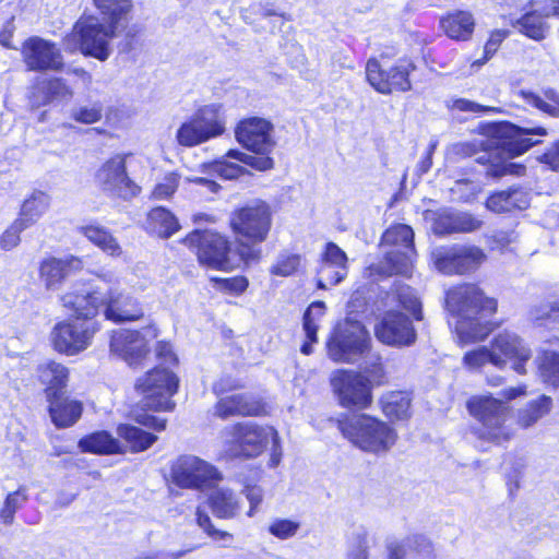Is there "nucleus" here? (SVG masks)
I'll return each mask as SVG.
<instances>
[{
    "mask_svg": "<svg viewBox=\"0 0 559 559\" xmlns=\"http://www.w3.org/2000/svg\"><path fill=\"white\" fill-rule=\"evenodd\" d=\"M60 302L78 319H93L100 308H104L105 319L115 323L136 321L144 314L138 299L117 289L102 294L86 287L72 288L60 296Z\"/></svg>",
    "mask_w": 559,
    "mask_h": 559,
    "instance_id": "nucleus-1",
    "label": "nucleus"
},
{
    "mask_svg": "<svg viewBox=\"0 0 559 559\" xmlns=\"http://www.w3.org/2000/svg\"><path fill=\"white\" fill-rule=\"evenodd\" d=\"M491 177L506 175L524 176L526 167L523 164L510 162L522 155L539 140L533 136H546L547 129L539 126L518 127L503 120L491 119Z\"/></svg>",
    "mask_w": 559,
    "mask_h": 559,
    "instance_id": "nucleus-2",
    "label": "nucleus"
},
{
    "mask_svg": "<svg viewBox=\"0 0 559 559\" xmlns=\"http://www.w3.org/2000/svg\"><path fill=\"white\" fill-rule=\"evenodd\" d=\"M485 293L474 284L451 289L447 305L457 316L455 333L461 346L484 341L489 335V311Z\"/></svg>",
    "mask_w": 559,
    "mask_h": 559,
    "instance_id": "nucleus-3",
    "label": "nucleus"
},
{
    "mask_svg": "<svg viewBox=\"0 0 559 559\" xmlns=\"http://www.w3.org/2000/svg\"><path fill=\"white\" fill-rule=\"evenodd\" d=\"M124 24L114 20H104L88 15L80 17L72 32L63 38V48L74 52L80 50L83 55L105 61L111 55L110 40L118 36V31Z\"/></svg>",
    "mask_w": 559,
    "mask_h": 559,
    "instance_id": "nucleus-4",
    "label": "nucleus"
},
{
    "mask_svg": "<svg viewBox=\"0 0 559 559\" xmlns=\"http://www.w3.org/2000/svg\"><path fill=\"white\" fill-rule=\"evenodd\" d=\"M340 429L355 447L373 454L386 453L397 440V432L392 426L366 414L340 421Z\"/></svg>",
    "mask_w": 559,
    "mask_h": 559,
    "instance_id": "nucleus-5",
    "label": "nucleus"
},
{
    "mask_svg": "<svg viewBox=\"0 0 559 559\" xmlns=\"http://www.w3.org/2000/svg\"><path fill=\"white\" fill-rule=\"evenodd\" d=\"M183 242L195 250L201 264L215 270H234L241 261L247 262L252 257L249 248L239 253L233 252L227 238L213 230H194Z\"/></svg>",
    "mask_w": 559,
    "mask_h": 559,
    "instance_id": "nucleus-6",
    "label": "nucleus"
},
{
    "mask_svg": "<svg viewBox=\"0 0 559 559\" xmlns=\"http://www.w3.org/2000/svg\"><path fill=\"white\" fill-rule=\"evenodd\" d=\"M381 246L392 249L382 261L370 266L372 272L384 276L408 275L412 272L415 257L414 231L408 225L397 224L388 228L382 236Z\"/></svg>",
    "mask_w": 559,
    "mask_h": 559,
    "instance_id": "nucleus-7",
    "label": "nucleus"
},
{
    "mask_svg": "<svg viewBox=\"0 0 559 559\" xmlns=\"http://www.w3.org/2000/svg\"><path fill=\"white\" fill-rule=\"evenodd\" d=\"M371 337L365 325L356 320L340 322L328 341V356L335 362L354 364L369 353Z\"/></svg>",
    "mask_w": 559,
    "mask_h": 559,
    "instance_id": "nucleus-8",
    "label": "nucleus"
},
{
    "mask_svg": "<svg viewBox=\"0 0 559 559\" xmlns=\"http://www.w3.org/2000/svg\"><path fill=\"white\" fill-rule=\"evenodd\" d=\"M228 444L227 451L234 457H257L276 437V430L271 426H260L253 421H243L224 430Z\"/></svg>",
    "mask_w": 559,
    "mask_h": 559,
    "instance_id": "nucleus-9",
    "label": "nucleus"
},
{
    "mask_svg": "<svg viewBox=\"0 0 559 559\" xmlns=\"http://www.w3.org/2000/svg\"><path fill=\"white\" fill-rule=\"evenodd\" d=\"M142 394V406L154 412H169L175 408L173 395L178 389L177 377L167 369L156 368L139 378L135 384Z\"/></svg>",
    "mask_w": 559,
    "mask_h": 559,
    "instance_id": "nucleus-10",
    "label": "nucleus"
},
{
    "mask_svg": "<svg viewBox=\"0 0 559 559\" xmlns=\"http://www.w3.org/2000/svg\"><path fill=\"white\" fill-rule=\"evenodd\" d=\"M99 331V324L92 319L63 320L51 329L49 340L52 348L66 356H75L86 350Z\"/></svg>",
    "mask_w": 559,
    "mask_h": 559,
    "instance_id": "nucleus-11",
    "label": "nucleus"
},
{
    "mask_svg": "<svg viewBox=\"0 0 559 559\" xmlns=\"http://www.w3.org/2000/svg\"><path fill=\"white\" fill-rule=\"evenodd\" d=\"M229 225L239 239L250 243L262 242L272 226L271 207L264 201H252L230 214Z\"/></svg>",
    "mask_w": 559,
    "mask_h": 559,
    "instance_id": "nucleus-12",
    "label": "nucleus"
},
{
    "mask_svg": "<svg viewBox=\"0 0 559 559\" xmlns=\"http://www.w3.org/2000/svg\"><path fill=\"white\" fill-rule=\"evenodd\" d=\"M225 131V120L221 106L212 104L201 107L189 120L177 130L176 140L179 145L192 147L219 136Z\"/></svg>",
    "mask_w": 559,
    "mask_h": 559,
    "instance_id": "nucleus-13",
    "label": "nucleus"
},
{
    "mask_svg": "<svg viewBox=\"0 0 559 559\" xmlns=\"http://www.w3.org/2000/svg\"><path fill=\"white\" fill-rule=\"evenodd\" d=\"M330 383L343 407L365 409L372 403L371 384L360 372L337 369L332 372Z\"/></svg>",
    "mask_w": 559,
    "mask_h": 559,
    "instance_id": "nucleus-14",
    "label": "nucleus"
},
{
    "mask_svg": "<svg viewBox=\"0 0 559 559\" xmlns=\"http://www.w3.org/2000/svg\"><path fill=\"white\" fill-rule=\"evenodd\" d=\"M95 181L98 188L110 198L128 200L140 192V187L129 178L126 159L121 155L105 162L96 171Z\"/></svg>",
    "mask_w": 559,
    "mask_h": 559,
    "instance_id": "nucleus-15",
    "label": "nucleus"
},
{
    "mask_svg": "<svg viewBox=\"0 0 559 559\" xmlns=\"http://www.w3.org/2000/svg\"><path fill=\"white\" fill-rule=\"evenodd\" d=\"M170 479L180 488L198 489L219 479L217 469L194 455H181L170 465Z\"/></svg>",
    "mask_w": 559,
    "mask_h": 559,
    "instance_id": "nucleus-16",
    "label": "nucleus"
},
{
    "mask_svg": "<svg viewBox=\"0 0 559 559\" xmlns=\"http://www.w3.org/2000/svg\"><path fill=\"white\" fill-rule=\"evenodd\" d=\"M485 258L484 252L474 246L439 247L431 252V260L435 267L444 275L472 272L485 261Z\"/></svg>",
    "mask_w": 559,
    "mask_h": 559,
    "instance_id": "nucleus-17",
    "label": "nucleus"
},
{
    "mask_svg": "<svg viewBox=\"0 0 559 559\" xmlns=\"http://www.w3.org/2000/svg\"><path fill=\"white\" fill-rule=\"evenodd\" d=\"M532 350L513 332L503 331L497 334L491 342V365L510 368L523 374L526 372L525 364L531 359Z\"/></svg>",
    "mask_w": 559,
    "mask_h": 559,
    "instance_id": "nucleus-18",
    "label": "nucleus"
},
{
    "mask_svg": "<svg viewBox=\"0 0 559 559\" xmlns=\"http://www.w3.org/2000/svg\"><path fill=\"white\" fill-rule=\"evenodd\" d=\"M415 66L411 61H400L390 70L383 69L379 60L370 58L366 64V76L370 85L381 94H390L393 91L406 92L412 88L408 79Z\"/></svg>",
    "mask_w": 559,
    "mask_h": 559,
    "instance_id": "nucleus-19",
    "label": "nucleus"
},
{
    "mask_svg": "<svg viewBox=\"0 0 559 559\" xmlns=\"http://www.w3.org/2000/svg\"><path fill=\"white\" fill-rule=\"evenodd\" d=\"M22 59L31 71H59L63 68L60 48L52 41L39 36L25 39L21 48Z\"/></svg>",
    "mask_w": 559,
    "mask_h": 559,
    "instance_id": "nucleus-20",
    "label": "nucleus"
},
{
    "mask_svg": "<svg viewBox=\"0 0 559 559\" xmlns=\"http://www.w3.org/2000/svg\"><path fill=\"white\" fill-rule=\"evenodd\" d=\"M374 335L381 343L404 347L415 343L416 330L408 317L396 310L385 311L374 325Z\"/></svg>",
    "mask_w": 559,
    "mask_h": 559,
    "instance_id": "nucleus-21",
    "label": "nucleus"
},
{
    "mask_svg": "<svg viewBox=\"0 0 559 559\" xmlns=\"http://www.w3.org/2000/svg\"><path fill=\"white\" fill-rule=\"evenodd\" d=\"M526 394V386H510L491 392V443L508 441L514 433L508 421H511L509 402Z\"/></svg>",
    "mask_w": 559,
    "mask_h": 559,
    "instance_id": "nucleus-22",
    "label": "nucleus"
},
{
    "mask_svg": "<svg viewBox=\"0 0 559 559\" xmlns=\"http://www.w3.org/2000/svg\"><path fill=\"white\" fill-rule=\"evenodd\" d=\"M272 132V123L259 117L240 121L235 131L237 141L258 154H269L273 150L275 141Z\"/></svg>",
    "mask_w": 559,
    "mask_h": 559,
    "instance_id": "nucleus-23",
    "label": "nucleus"
},
{
    "mask_svg": "<svg viewBox=\"0 0 559 559\" xmlns=\"http://www.w3.org/2000/svg\"><path fill=\"white\" fill-rule=\"evenodd\" d=\"M260 155L252 156L237 150H230L224 158L216 160L212 167L215 173L225 179H235L243 175L245 168L240 164L260 171L272 169L274 166L273 159L267 154Z\"/></svg>",
    "mask_w": 559,
    "mask_h": 559,
    "instance_id": "nucleus-24",
    "label": "nucleus"
},
{
    "mask_svg": "<svg viewBox=\"0 0 559 559\" xmlns=\"http://www.w3.org/2000/svg\"><path fill=\"white\" fill-rule=\"evenodd\" d=\"M110 350L131 366L136 365L148 352L146 341L139 331L123 329L112 333Z\"/></svg>",
    "mask_w": 559,
    "mask_h": 559,
    "instance_id": "nucleus-25",
    "label": "nucleus"
},
{
    "mask_svg": "<svg viewBox=\"0 0 559 559\" xmlns=\"http://www.w3.org/2000/svg\"><path fill=\"white\" fill-rule=\"evenodd\" d=\"M83 262L76 257L67 259L48 258L40 263L39 277L47 289H58L72 273L80 271Z\"/></svg>",
    "mask_w": 559,
    "mask_h": 559,
    "instance_id": "nucleus-26",
    "label": "nucleus"
},
{
    "mask_svg": "<svg viewBox=\"0 0 559 559\" xmlns=\"http://www.w3.org/2000/svg\"><path fill=\"white\" fill-rule=\"evenodd\" d=\"M38 381L45 385L46 400L63 394L70 377L67 366L55 360L41 362L36 369Z\"/></svg>",
    "mask_w": 559,
    "mask_h": 559,
    "instance_id": "nucleus-27",
    "label": "nucleus"
},
{
    "mask_svg": "<svg viewBox=\"0 0 559 559\" xmlns=\"http://www.w3.org/2000/svg\"><path fill=\"white\" fill-rule=\"evenodd\" d=\"M48 412L52 424L57 428L73 426L82 416L83 405L80 401L70 399L64 394L56 395L47 400Z\"/></svg>",
    "mask_w": 559,
    "mask_h": 559,
    "instance_id": "nucleus-28",
    "label": "nucleus"
},
{
    "mask_svg": "<svg viewBox=\"0 0 559 559\" xmlns=\"http://www.w3.org/2000/svg\"><path fill=\"white\" fill-rule=\"evenodd\" d=\"M78 447L81 452L99 455L126 453L123 443L106 430L96 431L81 438Z\"/></svg>",
    "mask_w": 559,
    "mask_h": 559,
    "instance_id": "nucleus-29",
    "label": "nucleus"
},
{
    "mask_svg": "<svg viewBox=\"0 0 559 559\" xmlns=\"http://www.w3.org/2000/svg\"><path fill=\"white\" fill-rule=\"evenodd\" d=\"M466 408L471 417V433L486 442L489 436V397L474 395L467 401Z\"/></svg>",
    "mask_w": 559,
    "mask_h": 559,
    "instance_id": "nucleus-30",
    "label": "nucleus"
},
{
    "mask_svg": "<svg viewBox=\"0 0 559 559\" xmlns=\"http://www.w3.org/2000/svg\"><path fill=\"white\" fill-rule=\"evenodd\" d=\"M260 406L246 394L236 393L221 397L215 405V415L219 418L242 415L252 416L259 413Z\"/></svg>",
    "mask_w": 559,
    "mask_h": 559,
    "instance_id": "nucleus-31",
    "label": "nucleus"
},
{
    "mask_svg": "<svg viewBox=\"0 0 559 559\" xmlns=\"http://www.w3.org/2000/svg\"><path fill=\"white\" fill-rule=\"evenodd\" d=\"M78 231L106 254L111 257H120L122 254L120 243L104 226L97 223H90L79 226Z\"/></svg>",
    "mask_w": 559,
    "mask_h": 559,
    "instance_id": "nucleus-32",
    "label": "nucleus"
},
{
    "mask_svg": "<svg viewBox=\"0 0 559 559\" xmlns=\"http://www.w3.org/2000/svg\"><path fill=\"white\" fill-rule=\"evenodd\" d=\"M440 26L451 39L467 40L474 32L475 21L471 13L457 11L442 17Z\"/></svg>",
    "mask_w": 559,
    "mask_h": 559,
    "instance_id": "nucleus-33",
    "label": "nucleus"
},
{
    "mask_svg": "<svg viewBox=\"0 0 559 559\" xmlns=\"http://www.w3.org/2000/svg\"><path fill=\"white\" fill-rule=\"evenodd\" d=\"M180 229L176 216L167 209H152L146 218V230L160 238H169Z\"/></svg>",
    "mask_w": 559,
    "mask_h": 559,
    "instance_id": "nucleus-34",
    "label": "nucleus"
},
{
    "mask_svg": "<svg viewBox=\"0 0 559 559\" xmlns=\"http://www.w3.org/2000/svg\"><path fill=\"white\" fill-rule=\"evenodd\" d=\"M116 431L118 437L124 441L123 445L126 447V452H143L151 448L157 440L155 435L129 424H120Z\"/></svg>",
    "mask_w": 559,
    "mask_h": 559,
    "instance_id": "nucleus-35",
    "label": "nucleus"
},
{
    "mask_svg": "<svg viewBox=\"0 0 559 559\" xmlns=\"http://www.w3.org/2000/svg\"><path fill=\"white\" fill-rule=\"evenodd\" d=\"M325 314V304L323 301H313L309 305L304 313V331L306 334V342L301 345V353L310 355L312 353V345L318 343V330L321 319Z\"/></svg>",
    "mask_w": 559,
    "mask_h": 559,
    "instance_id": "nucleus-36",
    "label": "nucleus"
},
{
    "mask_svg": "<svg viewBox=\"0 0 559 559\" xmlns=\"http://www.w3.org/2000/svg\"><path fill=\"white\" fill-rule=\"evenodd\" d=\"M49 206L50 197L43 191H34L24 200L16 219L29 228L40 219Z\"/></svg>",
    "mask_w": 559,
    "mask_h": 559,
    "instance_id": "nucleus-37",
    "label": "nucleus"
},
{
    "mask_svg": "<svg viewBox=\"0 0 559 559\" xmlns=\"http://www.w3.org/2000/svg\"><path fill=\"white\" fill-rule=\"evenodd\" d=\"M479 223L467 214H441L433 225L432 230L437 235H448L452 233H468L477 229Z\"/></svg>",
    "mask_w": 559,
    "mask_h": 559,
    "instance_id": "nucleus-38",
    "label": "nucleus"
},
{
    "mask_svg": "<svg viewBox=\"0 0 559 559\" xmlns=\"http://www.w3.org/2000/svg\"><path fill=\"white\" fill-rule=\"evenodd\" d=\"M383 414L392 420L406 419L411 415V397L403 391H391L380 397Z\"/></svg>",
    "mask_w": 559,
    "mask_h": 559,
    "instance_id": "nucleus-39",
    "label": "nucleus"
},
{
    "mask_svg": "<svg viewBox=\"0 0 559 559\" xmlns=\"http://www.w3.org/2000/svg\"><path fill=\"white\" fill-rule=\"evenodd\" d=\"M545 19L546 16H544V12L540 13L536 10H532L526 12L520 19L512 21V26L518 28L521 34L528 38L540 41L549 32V25Z\"/></svg>",
    "mask_w": 559,
    "mask_h": 559,
    "instance_id": "nucleus-40",
    "label": "nucleus"
},
{
    "mask_svg": "<svg viewBox=\"0 0 559 559\" xmlns=\"http://www.w3.org/2000/svg\"><path fill=\"white\" fill-rule=\"evenodd\" d=\"M519 95L530 106L551 116L559 117V93L554 88L543 91V96L532 91L521 90Z\"/></svg>",
    "mask_w": 559,
    "mask_h": 559,
    "instance_id": "nucleus-41",
    "label": "nucleus"
},
{
    "mask_svg": "<svg viewBox=\"0 0 559 559\" xmlns=\"http://www.w3.org/2000/svg\"><path fill=\"white\" fill-rule=\"evenodd\" d=\"M210 504L218 518H234L240 509L237 496L227 488H215L210 495Z\"/></svg>",
    "mask_w": 559,
    "mask_h": 559,
    "instance_id": "nucleus-42",
    "label": "nucleus"
},
{
    "mask_svg": "<svg viewBox=\"0 0 559 559\" xmlns=\"http://www.w3.org/2000/svg\"><path fill=\"white\" fill-rule=\"evenodd\" d=\"M528 204V195L522 189L491 193V211L495 212H509L514 209L524 210Z\"/></svg>",
    "mask_w": 559,
    "mask_h": 559,
    "instance_id": "nucleus-43",
    "label": "nucleus"
},
{
    "mask_svg": "<svg viewBox=\"0 0 559 559\" xmlns=\"http://www.w3.org/2000/svg\"><path fill=\"white\" fill-rule=\"evenodd\" d=\"M526 457L522 454L508 453L500 465L501 473L507 479L510 495L520 488V481L526 467Z\"/></svg>",
    "mask_w": 559,
    "mask_h": 559,
    "instance_id": "nucleus-44",
    "label": "nucleus"
},
{
    "mask_svg": "<svg viewBox=\"0 0 559 559\" xmlns=\"http://www.w3.org/2000/svg\"><path fill=\"white\" fill-rule=\"evenodd\" d=\"M551 408V399L543 395L528 403L518 415V424L522 428H528L547 415Z\"/></svg>",
    "mask_w": 559,
    "mask_h": 559,
    "instance_id": "nucleus-45",
    "label": "nucleus"
},
{
    "mask_svg": "<svg viewBox=\"0 0 559 559\" xmlns=\"http://www.w3.org/2000/svg\"><path fill=\"white\" fill-rule=\"evenodd\" d=\"M538 374L543 382L554 388H559V354L552 350H544L537 357Z\"/></svg>",
    "mask_w": 559,
    "mask_h": 559,
    "instance_id": "nucleus-46",
    "label": "nucleus"
},
{
    "mask_svg": "<svg viewBox=\"0 0 559 559\" xmlns=\"http://www.w3.org/2000/svg\"><path fill=\"white\" fill-rule=\"evenodd\" d=\"M94 3L104 15L103 20H117L122 24L132 9V0H94Z\"/></svg>",
    "mask_w": 559,
    "mask_h": 559,
    "instance_id": "nucleus-47",
    "label": "nucleus"
},
{
    "mask_svg": "<svg viewBox=\"0 0 559 559\" xmlns=\"http://www.w3.org/2000/svg\"><path fill=\"white\" fill-rule=\"evenodd\" d=\"M392 295L415 320L423 319L421 302L412 287L405 284H396L392 290Z\"/></svg>",
    "mask_w": 559,
    "mask_h": 559,
    "instance_id": "nucleus-48",
    "label": "nucleus"
},
{
    "mask_svg": "<svg viewBox=\"0 0 559 559\" xmlns=\"http://www.w3.org/2000/svg\"><path fill=\"white\" fill-rule=\"evenodd\" d=\"M28 495L25 486H20L17 490L7 495L3 507L0 510V519L5 525L14 522L15 513L27 502Z\"/></svg>",
    "mask_w": 559,
    "mask_h": 559,
    "instance_id": "nucleus-49",
    "label": "nucleus"
},
{
    "mask_svg": "<svg viewBox=\"0 0 559 559\" xmlns=\"http://www.w3.org/2000/svg\"><path fill=\"white\" fill-rule=\"evenodd\" d=\"M240 16L246 24L253 25L259 20V17H284V13L280 11L275 3L270 1H260L254 2L250 4L248 8L242 9L240 12Z\"/></svg>",
    "mask_w": 559,
    "mask_h": 559,
    "instance_id": "nucleus-50",
    "label": "nucleus"
},
{
    "mask_svg": "<svg viewBox=\"0 0 559 559\" xmlns=\"http://www.w3.org/2000/svg\"><path fill=\"white\" fill-rule=\"evenodd\" d=\"M531 318L539 325L555 328L559 325V299L546 301L531 311Z\"/></svg>",
    "mask_w": 559,
    "mask_h": 559,
    "instance_id": "nucleus-51",
    "label": "nucleus"
},
{
    "mask_svg": "<svg viewBox=\"0 0 559 559\" xmlns=\"http://www.w3.org/2000/svg\"><path fill=\"white\" fill-rule=\"evenodd\" d=\"M104 106L100 102L74 106L70 117L82 124H93L102 120Z\"/></svg>",
    "mask_w": 559,
    "mask_h": 559,
    "instance_id": "nucleus-52",
    "label": "nucleus"
},
{
    "mask_svg": "<svg viewBox=\"0 0 559 559\" xmlns=\"http://www.w3.org/2000/svg\"><path fill=\"white\" fill-rule=\"evenodd\" d=\"M348 271L346 269H336L326 263H320L318 270L317 287L326 289L329 286H334L341 283L346 276Z\"/></svg>",
    "mask_w": 559,
    "mask_h": 559,
    "instance_id": "nucleus-53",
    "label": "nucleus"
},
{
    "mask_svg": "<svg viewBox=\"0 0 559 559\" xmlns=\"http://www.w3.org/2000/svg\"><path fill=\"white\" fill-rule=\"evenodd\" d=\"M179 175L176 173L166 174L163 179L157 182L152 191L154 200L169 199L179 187Z\"/></svg>",
    "mask_w": 559,
    "mask_h": 559,
    "instance_id": "nucleus-54",
    "label": "nucleus"
},
{
    "mask_svg": "<svg viewBox=\"0 0 559 559\" xmlns=\"http://www.w3.org/2000/svg\"><path fill=\"white\" fill-rule=\"evenodd\" d=\"M364 371L369 376V383L373 382L378 385L384 383L385 372L378 354L367 353L365 356Z\"/></svg>",
    "mask_w": 559,
    "mask_h": 559,
    "instance_id": "nucleus-55",
    "label": "nucleus"
},
{
    "mask_svg": "<svg viewBox=\"0 0 559 559\" xmlns=\"http://www.w3.org/2000/svg\"><path fill=\"white\" fill-rule=\"evenodd\" d=\"M489 364V348L485 345L472 349L463 356V366L469 371H478Z\"/></svg>",
    "mask_w": 559,
    "mask_h": 559,
    "instance_id": "nucleus-56",
    "label": "nucleus"
},
{
    "mask_svg": "<svg viewBox=\"0 0 559 559\" xmlns=\"http://www.w3.org/2000/svg\"><path fill=\"white\" fill-rule=\"evenodd\" d=\"M300 523L288 519H275L269 525V533L280 539H288L295 536Z\"/></svg>",
    "mask_w": 559,
    "mask_h": 559,
    "instance_id": "nucleus-57",
    "label": "nucleus"
},
{
    "mask_svg": "<svg viewBox=\"0 0 559 559\" xmlns=\"http://www.w3.org/2000/svg\"><path fill=\"white\" fill-rule=\"evenodd\" d=\"M348 259L346 253L334 242H328L322 253L321 263H326L336 269H346Z\"/></svg>",
    "mask_w": 559,
    "mask_h": 559,
    "instance_id": "nucleus-58",
    "label": "nucleus"
},
{
    "mask_svg": "<svg viewBox=\"0 0 559 559\" xmlns=\"http://www.w3.org/2000/svg\"><path fill=\"white\" fill-rule=\"evenodd\" d=\"M300 263V257L293 253L281 254L273 264L271 272L278 276H289L294 274Z\"/></svg>",
    "mask_w": 559,
    "mask_h": 559,
    "instance_id": "nucleus-59",
    "label": "nucleus"
},
{
    "mask_svg": "<svg viewBox=\"0 0 559 559\" xmlns=\"http://www.w3.org/2000/svg\"><path fill=\"white\" fill-rule=\"evenodd\" d=\"M43 90L47 95V100L68 99L72 96V91L62 79H50L44 83Z\"/></svg>",
    "mask_w": 559,
    "mask_h": 559,
    "instance_id": "nucleus-60",
    "label": "nucleus"
},
{
    "mask_svg": "<svg viewBox=\"0 0 559 559\" xmlns=\"http://www.w3.org/2000/svg\"><path fill=\"white\" fill-rule=\"evenodd\" d=\"M25 229H27V227L15 219L1 235L0 247L3 250H12L15 248L21 241V233Z\"/></svg>",
    "mask_w": 559,
    "mask_h": 559,
    "instance_id": "nucleus-61",
    "label": "nucleus"
},
{
    "mask_svg": "<svg viewBox=\"0 0 559 559\" xmlns=\"http://www.w3.org/2000/svg\"><path fill=\"white\" fill-rule=\"evenodd\" d=\"M195 515H197L198 525L205 533H207V535H210L211 537H213L215 539H223L226 537H230V535L228 533L215 530L212 526L211 519H210L209 514L205 513L204 511H202L200 508L197 509Z\"/></svg>",
    "mask_w": 559,
    "mask_h": 559,
    "instance_id": "nucleus-62",
    "label": "nucleus"
},
{
    "mask_svg": "<svg viewBox=\"0 0 559 559\" xmlns=\"http://www.w3.org/2000/svg\"><path fill=\"white\" fill-rule=\"evenodd\" d=\"M140 29L136 25H129V17L124 22V26L120 27L118 35L124 33V41L121 44L120 51L128 52L133 48V43L139 34Z\"/></svg>",
    "mask_w": 559,
    "mask_h": 559,
    "instance_id": "nucleus-63",
    "label": "nucleus"
},
{
    "mask_svg": "<svg viewBox=\"0 0 559 559\" xmlns=\"http://www.w3.org/2000/svg\"><path fill=\"white\" fill-rule=\"evenodd\" d=\"M540 163L549 166L550 169L559 170V141L554 143L543 155L538 157Z\"/></svg>",
    "mask_w": 559,
    "mask_h": 559,
    "instance_id": "nucleus-64",
    "label": "nucleus"
}]
</instances>
